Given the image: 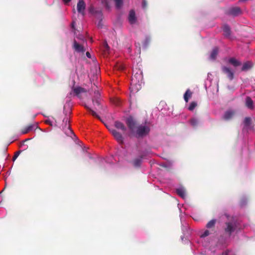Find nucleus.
<instances>
[{"label":"nucleus","mask_w":255,"mask_h":255,"mask_svg":"<svg viewBox=\"0 0 255 255\" xmlns=\"http://www.w3.org/2000/svg\"><path fill=\"white\" fill-rule=\"evenodd\" d=\"M216 223V220L213 219L210 221L206 225V227L208 228H211L214 227Z\"/></svg>","instance_id":"28"},{"label":"nucleus","mask_w":255,"mask_h":255,"mask_svg":"<svg viewBox=\"0 0 255 255\" xmlns=\"http://www.w3.org/2000/svg\"><path fill=\"white\" fill-rule=\"evenodd\" d=\"M89 10L92 14L100 16L102 15V11L101 10H96L93 6H91L89 7Z\"/></svg>","instance_id":"21"},{"label":"nucleus","mask_w":255,"mask_h":255,"mask_svg":"<svg viewBox=\"0 0 255 255\" xmlns=\"http://www.w3.org/2000/svg\"><path fill=\"white\" fill-rule=\"evenodd\" d=\"M192 92L189 90L187 89L184 95V99L185 101L187 103L189 98L192 96Z\"/></svg>","instance_id":"22"},{"label":"nucleus","mask_w":255,"mask_h":255,"mask_svg":"<svg viewBox=\"0 0 255 255\" xmlns=\"http://www.w3.org/2000/svg\"><path fill=\"white\" fill-rule=\"evenodd\" d=\"M113 102L116 105L119 106V105H120V100L119 99H116L113 100Z\"/></svg>","instance_id":"33"},{"label":"nucleus","mask_w":255,"mask_h":255,"mask_svg":"<svg viewBox=\"0 0 255 255\" xmlns=\"http://www.w3.org/2000/svg\"><path fill=\"white\" fill-rule=\"evenodd\" d=\"M197 104L196 103V102H192L189 107H188V110L189 111H192L195 108V107L197 106Z\"/></svg>","instance_id":"30"},{"label":"nucleus","mask_w":255,"mask_h":255,"mask_svg":"<svg viewBox=\"0 0 255 255\" xmlns=\"http://www.w3.org/2000/svg\"><path fill=\"white\" fill-rule=\"evenodd\" d=\"M253 66V64L251 61H247L244 63L243 65V67L241 69L242 71H246L251 69Z\"/></svg>","instance_id":"17"},{"label":"nucleus","mask_w":255,"mask_h":255,"mask_svg":"<svg viewBox=\"0 0 255 255\" xmlns=\"http://www.w3.org/2000/svg\"><path fill=\"white\" fill-rule=\"evenodd\" d=\"M20 151H18L17 153H15V154L14 155V156L13 157V160H15L17 157V156H18L19 155V153Z\"/></svg>","instance_id":"36"},{"label":"nucleus","mask_w":255,"mask_h":255,"mask_svg":"<svg viewBox=\"0 0 255 255\" xmlns=\"http://www.w3.org/2000/svg\"><path fill=\"white\" fill-rule=\"evenodd\" d=\"M235 112L233 111L229 110L226 111L223 116V119L225 120L228 121L231 120L235 115Z\"/></svg>","instance_id":"14"},{"label":"nucleus","mask_w":255,"mask_h":255,"mask_svg":"<svg viewBox=\"0 0 255 255\" xmlns=\"http://www.w3.org/2000/svg\"><path fill=\"white\" fill-rule=\"evenodd\" d=\"M85 8L86 4L84 1H79L77 4V10L79 13H81L83 16L85 15Z\"/></svg>","instance_id":"11"},{"label":"nucleus","mask_w":255,"mask_h":255,"mask_svg":"<svg viewBox=\"0 0 255 255\" xmlns=\"http://www.w3.org/2000/svg\"><path fill=\"white\" fill-rule=\"evenodd\" d=\"M86 54L88 58H91V54L89 52H87Z\"/></svg>","instance_id":"37"},{"label":"nucleus","mask_w":255,"mask_h":255,"mask_svg":"<svg viewBox=\"0 0 255 255\" xmlns=\"http://www.w3.org/2000/svg\"><path fill=\"white\" fill-rule=\"evenodd\" d=\"M69 121V119L67 117H66L63 120L62 128L63 130L65 131V133L68 135L73 134V131L70 128Z\"/></svg>","instance_id":"3"},{"label":"nucleus","mask_w":255,"mask_h":255,"mask_svg":"<svg viewBox=\"0 0 255 255\" xmlns=\"http://www.w3.org/2000/svg\"><path fill=\"white\" fill-rule=\"evenodd\" d=\"M242 10L239 7H232L228 9L226 13L233 16H237L242 14Z\"/></svg>","instance_id":"6"},{"label":"nucleus","mask_w":255,"mask_h":255,"mask_svg":"<svg viewBox=\"0 0 255 255\" xmlns=\"http://www.w3.org/2000/svg\"><path fill=\"white\" fill-rule=\"evenodd\" d=\"M142 162V157L135 158L133 160L132 163L134 167H139L140 166L141 163Z\"/></svg>","instance_id":"20"},{"label":"nucleus","mask_w":255,"mask_h":255,"mask_svg":"<svg viewBox=\"0 0 255 255\" xmlns=\"http://www.w3.org/2000/svg\"><path fill=\"white\" fill-rule=\"evenodd\" d=\"M219 49L218 47H215L210 55V58L212 59H215L218 53Z\"/></svg>","instance_id":"24"},{"label":"nucleus","mask_w":255,"mask_h":255,"mask_svg":"<svg viewBox=\"0 0 255 255\" xmlns=\"http://www.w3.org/2000/svg\"><path fill=\"white\" fill-rule=\"evenodd\" d=\"M229 63L235 67L239 66L242 64V63L240 61L234 57L231 58L229 59Z\"/></svg>","instance_id":"19"},{"label":"nucleus","mask_w":255,"mask_h":255,"mask_svg":"<svg viewBox=\"0 0 255 255\" xmlns=\"http://www.w3.org/2000/svg\"><path fill=\"white\" fill-rule=\"evenodd\" d=\"M92 106H91L90 104H85L84 107L89 111L91 115L100 119V117L94 110V109L98 110V109L102 108L100 103V94L98 91H95L94 92V96L92 98Z\"/></svg>","instance_id":"1"},{"label":"nucleus","mask_w":255,"mask_h":255,"mask_svg":"<svg viewBox=\"0 0 255 255\" xmlns=\"http://www.w3.org/2000/svg\"><path fill=\"white\" fill-rule=\"evenodd\" d=\"M150 131V128L145 126H139L137 127L136 133L138 136L147 135Z\"/></svg>","instance_id":"5"},{"label":"nucleus","mask_w":255,"mask_h":255,"mask_svg":"<svg viewBox=\"0 0 255 255\" xmlns=\"http://www.w3.org/2000/svg\"><path fill=\"white\" fill-rule=\"evenodd\" d=\"M177 194L182 198H184L186 197L185 190L183 188H178L176 189Z\"/></svg>","instance_id":"23"},{"label":"nucleus","mask_w":255,"mask_h":255,"mask_svg":"<svg viewBox=\"0 0 255 255\" xmlns=\"http://www.w3.org/2000/svg\"><path fill=\"white\" fill-rule=\"evenodd\" d=\"M72 28H74V22L72 23Z\"/></svg>","instance_id":"40"},{"label":"nucleus","mask_w":255,"mask_h":255,"mask_svg":"<svg viewBox=\"0 0 255 255\" xmlns=\"http://www.w3.org/2000/svg\"><path fill=\"white\" fill-rule=\"evenodd\" d=\"M104 47L105 48V51H108L109 49V46L108 45V43L107 42H105L104 43Z\"/></svg>","instance_id":"34"},{"label":"nucleus","mask_w":255,"mask_h":255,"mask_svg":"<svg viewBox=\"0 0 255 255\" xmlns=\"http://www.w3.org/2000/svg\"><path fill=\"white\" fill-rule=\"evenodd\" d=\"M73 48L77 52H84L85 51L84 47L79 44L75 40L73 42Z\"/></svg>","instance_id":"13"},{"label":"nucleus","mask_w":255,"mask_h":255,"mask_svg":"<svg viewBox=\"0 0 255 255\" xmlns=\"http://www.w3.org/2000/svg\"><path fill=\"white\" fill-rule=\"evenodd\" d=\"M222 72L227 74V77L230 80H232L234 78V72L231 70V69L228 67L223 66L221 67Z\"/></svg>","instance_id":"8"},{"label":"nucleus","mask_w":255,"mask_h":255,"mask_svg":"<svg viewBox=\"0 0 255 255\" xmlns=\"http://www.w3.org/2000/svg\"><path fill=\"white\" fill-rule=\"evenodd\" d=\"M189 123H190L192 126H193V127H195L198 124V121L197 119L194 118L190 119V120L189 121Z\"/></svg>","instance_id":"26"},{"label":"nucleus","mask_w":255,"mask_h":255,"mask_svg":"<svg viewBox=\"0 0 255 255\" xmlns=\"http://www.w3.org/2000/svg\"><path fill=\"white\" fill-rule=\"evenodd\" d=\"M110 131L119 142L121 144L123 143V137L121 133H120L115 129H110Z\"/></svg>","instance_id":"9"},{"label":"nucleus","mask_w":255,"mask_h":255,"mask_svg":"<svg viewBox=\"0 0 255 255\" xmlns=\"http://www.w3.org/2000/svg\"><path fill=\"white\" fill-rule=\"evenodd\" d=\"M226 227L225 228V232L228 234L229 236H231L232 233H233L236 228V223L232 221L231 222H226Z\"/></svg>","instance_id":"4"},{"label":"nucleus","mask_w":255,"mask_h":255,"mask_svg":"<svg viewBox=\"0 0 255 255\" xmlns=\"http://www.w3.org/2000/svg\"><path fill=\"white\" fill-rule=\"evenodd\" d=\"M143 79V75L142 72L138 70L137 71L135 72V71H133V74L131 76V84L133 85H136L139 84Z\"/></svg>","instance_id":"2"},{"label":"nucleus","mask_w":255,"mask_h":255,"mask_svg":"<svg viewBox=\"0 0 255 255\" xmlns=\"http://www.w3.org/2000/svg\"><path fill=\"white\" fill-rule=\"evenodd\" d=\"M245 105L249 109L251 110L254 109L253 101L250 97L248 96L246 97Z\"/></svg>","instance_id":"18"},{"label":"nucleus","mask_w":255,"mask_h":255,"mask_svg":"<svg viewBox=\"0 0 255 255\" xmlns=\"http://www.w3.org/2000/svg\"><path fill=\"white\" fill-rule=\"evenodd\" d=\"M38 127L36 124H31L23 128L21 130V132L22 134H26L31 131L35 130Z\"/></svg>","instance_id":"10"},{"label":"nucleus","mask_w":255,"mask_h":255,"mask_svg":"<svg viewBox=\"0 0 255 255\" xmlns=\"http://www.w3.org/2000/svg\"><path fill=\"white\" fill-rule=\"evenodd\" d=\"M65 2V3L66 4H68V2L70 1H68V0H66V1H64Z\"/></svg>","instance_id":"39"},{"label":"nucleus","mask_w":255,"mask_h":255,"mask_svg":"<svg viewBox=\"0 0 255 255\" xmlns=\"http://www.w3.org/2000/svg\"><path fill=\"white\" fill-rule=\"evenodd\" d=\"M142 6L143 8H145L146 7L147 3L146 1H143Z\"/></svg>","instance_id":"35"},{"label":"nucleus","mask_w":255,"mask_h":255,"mask_svg":"<svg viewBox=\"0 0 255 255\" xmlns=\"http://www.w3.org/2000/svg\"><path fill=\"white\" fill-rule=\"evenodd\" d=\"M128 21L130 24H134L136 21V17L135 11L133 10H130L128 15Z\"/></svg>","instance_id":"12"},{"label":"nucleus","mask_w":255,"mask_h":255,"mask_svg":"<svg viewBox=\"0 0 255 255\" xmlns=\"http://www.w3.org/2000/svg\"><path fill=\"white\" fill-rule=\"evenodd\" d=\"M73 91L76 95H78L80 93L86 92V91L85 90V89L80 87H76V88H74Z\"/></svg>","instance_id":"25"},{"label":"nucleus","mask_w":255,"mask_h":255,"mask_svg":"<svg viewBox=\"0 0 255 255\" xmlns=\"http://www.w3.org/2000/svg\"><path fill=\"white\" fill-rule=\"evenodd\" d=\"M123 68H124L123 67H121V68H120V69L122 70V69H123Z\"/></svg>","instance_id":"41"},{"label":"nucleus","mask_w":255,"mask_h":255,"mask_svg":"<svg viewBox=\"0 0 255 255\" xmlns=\"http://www.w3.org/2000/svg\"><path fill=\"white\" fill-rule=\"evenodd\" d=\"M127 125L128 128L133 131L136 128H137V123L135 120L132 117H129L127 120Z\"/></svg>","instance_id":"7"},{"label":"nucleus","mask_w":255,"mask_h":255,"mask_svg":"<svg viewBox=\"0 0 255 255\" xmlns=\"http://www.w3.org/2000/svg\"><path fill=\"white\" fill-rule=\"evenodd\" d=\"M115 6L117 9H120L123 5V1H115Z\"/></svg>","instance_id":"31"},{"label":"nucleus","mask_w":255,"mask_h":255,"mask_svg":"<svg viewBox=\"0 0 255 255\" xmlns=\"http://www.w3.org/2000/svg\"><path fill=\"white\" fill-rule=\"evenodd\" d=\"M223 255H228V253L227 252H224Z\"/></svg>","instance_id":"38"},{"label":"nucleus","mask_w":255,"mask_h":255,"mask_svg":"<svg viewBox=\"0 0 255 255\" xmlns=\"http://www.w3.org/2000/svg\"><path fill=\"white\" fill-rule=\"evenodd\" d=\"M102 3L105 6L107 10H110L111 9L112 4L110 3L111 1H102Z\"/></svg>","instance_id":"27"},{"label":"nucleus","mask_w":255,"mask_h":255,"mask_svg":"<svg viewBox=\"0 0 255 255\" xmlns=\"http://www.w3.org/2000/svg\"><path fill=\"white\" fill-rule=\"evenodd\" d=\"M251 123V119L250 117H246L244 121V124L246 127H249Z\"/></svg>","instance_id":"29"},{"label":"nucleus","mask_w":255,"mask_h":255,"mask_svg":"<svg viewBox=\"0 0 255 255\" xmlns=\"http://www.w3.org/2000/svg\"><path fill=\"white\" fill-rule=\"evenodd\" d=\"M223 30L224 31V35L225 37L229 38L231 35V28L227 24H224L223 27Z\"/></svg>","instance_id":"16"},{"label":"nucleus","mask_w":255,"mask_h":255,"mask_svg":"<svg viewBox=\"0 0 255 255\" xmlns=\"http://www.w3.org/2000/svg\"><path fill=\"white\" fill-rule=\"evenodd\" d=\"M210 234L209 231L208 230H206L204 233L201 236V237L204 238L208 236H209Z\"/></svg>","instance_id":"32"},{"label":"nucleus","mask_w":255,"mask_h":255,"mask_svg":"<svg viewBox=\"0 0 255 255\" xmlns=\"http://www.w3.org/2000/svg\"><path fill=\"white\" fill-rule=\"evenodd\" d=\"M115 126L117 128L121 129L123 132L124 133L127 130V128L124 125V124L119 121H116L115 122Z\"/></svg>","instance_id":"15"}]
</instances>
